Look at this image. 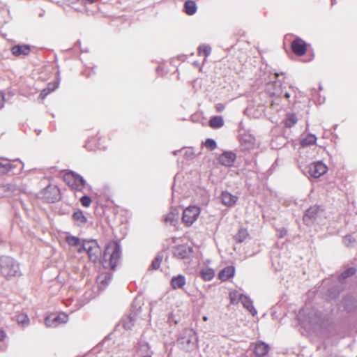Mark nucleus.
I'll use <instances>...</instances> for the list:
<instances>
[{
    "mask_svg": "<svg viewBox=\"0 0 357 357\" xmlns=\"http://www.w3.org/2000/svg\"><path fill=\"white\" fill-rule=\"evenodd\" d=\"M297 319L302 327L313 332L320 330L325 322L322 313L307 305L299 310Z\"/></svg>",
    "mask_w": 357,
    "mask_h": 357,
    "instance_id": "1",
    "label": "nucleus"
},
{
    "mask_svg": "<svg viewBox=\"0 0 357 357\" xmlns=\"http://www.w3.org/2000/svg\"><path fill=\"white\" fill-rule=\"evenodd\" d=\"M0 272L1 275L8 280L22 275L20 263L13 257L8 255L0 257Z\"/></svg>",
    "mask_w": 357,
    "mask_h": 357,
    "instance_id": "2",
    "label": "nucleus"
},
{
    "mask_svg": "<svg viewBox=\"0 0 357 357\" xmlns=\"http://www.w3.org/2000/svg\"><path fill=\"white\" fill-rule=\"evenodd\" d=\"M177 344L180 349L185 352H191L198 348L197 333L192 328L183 329L177 339Z\"/></svg>",
    "mask_w": 357,
    "mask_h": 357,
    "instance_id": "3",
    "label": "nucleus"
},
{
    "mask_svg": "<svg viewBox=\"0 0 357 357\" xmlns=\"http://www.w3.org/2000/svg\"><path fill=\"white\" fill-rule=\"evenodd\" d=\"M121 246L116 242L109 243L105 248L102 264L106 268L114 270L121 257Z\"/></svg>",
    "mask_w": 357,
    "mask_h": 357,
    "instance_id": "4",
    "label": "nucleus"
},
{
    "mask_svg": "<svg viewBox=\"0 0 357 357\" xmlns=\"http://www.w3.org/2000/svg\"><path fill=\"white\" fill-rule=\"evenodd\" d=\"M84 251L88 254L89 259L96 263L100 261L102 254L101 249L96 240H83L80 247L77 248V252L82 253Z\"/></svg>",
    "mask_w": 357,
    "mask_h": 357,
    "instance_id": "5",
    "label": "nucleus"
},
{
    "mask_svg": "<svg viewBox=\"0 0 357 357\" xmlns=\"http://www.w3.org/2000/svg\"><path fill=\"white\" fill-rule=\"evenodd\" d=\"M327 166L321 161L312 162L302 169L303 173L313 178H319L327 172Z\"/></svg>",
    "mask_w": 357,
    "mask_h": 357,
    "instance_id": "6",
    "label": "nucleus"
},
{
    "mask_svg": "<svg viewBox=\"0 0 357 357\" xmlns=\"http://www.w3.org/2000/svg\"><path fill=\"white\" fill-rule=\"evenodd\" d=\"M64 180L70 187L79 191L86 185V181L81 175L72 171L64 176Z\"/></svg>",
    "mask_w": 357,
    "mask_h": 357,
    "instance_id": "7",
    "label": "nucleus"
},
{
    "mask_svg": "<svg viewBox=\"0 0 357 357\" xmlns=\"http://www.w3.org/2000/svg\"><path fill=\"white\" fill-rule=\"evenodd\" d=\"M200 213V208L196 206H190L183 210L182 220L187 225H192L197 219Z\"/></svg>",
    "mask_w": 357,
    "mask_h": 357,
    "instance_id": "8",
    "label": "nucleus"
},
{
    "mask_svg": "<svg viewBox=\"0 0 357 357\" xmlns=\"http://www.w3.org/2000/svg\"><path fill=\"white\" fill-rule=\"evenodd\" d=\"M25 192L24 189L17 186L13 183L0 184V198L10 197L19 195L21 192Z\"/></svg>",
    "mask_w": 357,
    "mask_h": 357,
    "instance_id": "9",
    "label": "nucleus"
},
{
    "mask_svg": "<svg viewBox=\"0 0 357 357\" xmlns=\"http://www.w3.org/2000/svg\"><path fill=\"white\" fill-rule=\"evenodd\" d=\"M192 251V247L183 244L177 245L174 248L173 255L178 259H184L188 258Z\"/></svg>",
    "mask_w": 357,
    "mask_h": 357,
    "instance_id": "10",
    "label": "nucleus"
},
{
    "mask_svg": "<svg viewBox=\"0 0 357 357\" xmlns=\"http://www.w3.org/2000/svg\"><path fill=\"white\" fill-rule=\"evenodd\" d=\"M43 194L45 199L51 203L59 201L61 198L60 190L54 185H48L46 187Z\"/></svg>",
    "mask_w": 357,
    "mask_h": 357,
    "instance_id": "11",
    "label": "nucleus"
},
{
    "mask_svg": "<svg viewBox=\"0 0 357 357\" xmlns=\"http://www.w3.org/2000/svg\"><path fill=\"white\" fill-rule=\"evenodd\" d=\"M236 158V155L232 151H225L218 158L219 162L225 167H231L234 165Z\"/></svg>",
    "mask_w": 357,
    "mask_h": 357,
    "instance_id": "12",
    "label": "nucleus"
},
{
    "mask_svg": "<svg viewBox=\"0 0 357 357\" xmlns=\"http://www.w3.org/2000/svg\"><path fill=\"white\" fill-rule=\"evenodd\" d=\"M291 50L294 54L302 56L306 52V43L300 38H296L291 43Z\"/></svg>",
    "mask_w": 357,
    "mask_h": 357,
    "instance_id": "13",
    "label": "nucleus"
},
{
    "mask_svg": "<svg viewBox=\"0 0 357 357\" xmlns=\"http://www.w3.org/2000/svg\"><path fill=\"white\" fill-rule=\"evenodd\" d=\"M320 211L319 206H313L310 207L303 215V221L306 225H310L316 220L318 213Z\"/></svg>",
    "mask_w": 357,
    "mask_h": 357,
    "instance_id": "14",
    "label": "nucleus"
},
{
    "mask_svg": "<svg viewBox=\"0 0 357 357\" xmlns=\"http://www.w3.org/2000/svg\"><path fill=\"white\" fill-rule=\"evenodd\" d=\"M31 52V46L29 45H15L11 48L13 55L16 57L28 56Z\"/></svg>",
    "mask_w": 357,
    "mask_h": 357,
    "instance_id": "15",
    "label": "nucleus"
},
{
    "mask_svg": "<svg viewBox=\"0 0 357 357\" xmlns=\"http://www.w3.org/2000/svg\"><path fill=\"white\" fill-rule=\"evenodd\" d=\"M344 310L349 312H354L357 310V301L351 296H347L342 300Z\"/></svg>",
    "mask_w": 357,
    "mask_h": 357,
    "instance_id": "16",
    "label": "nucleus"
},
{
    "mask_svg": "<svg viewBox=\"0 0 357 357\" xmlns=\"http://www.w3.org/2000/svg\"><path fill=\"white\" fill-rule=\"evenodd\" d=\"M239 300L241 301V303L243 304V307L248 310V311L253 316L255 317L257 314V310L255 308L253 305L252 301L247 296H245L243 294L239 295Z\"/></svg>",
    "mask_w": 357,
    "mask_h": 357,
    "instance_id": "17",
    "label": "nucleus"
},
{
    "mask_svg": "<svg viewBox=\"0 0 357 357\" xmlns=\"http://www.w3.org/2000/svg\"><path fill=\"white\" fill-rule=\"evenodd\" d=\"M254 353L257 356H264L269 351V345L262 341H257L255 343Z\"/></svg>",
    "mask_w": 357,
    "mask_h": 357,
    "instance_id": "18",
    "label": "nucleus"
},
{
    "mask_svg": "<svg viewBox=\"0 0 357 357\" xmlns=\"http://www.w3.org/2000/svg\"><path fill=\"white\" fill-rule=\"evenodd\" d=\"M256 139L250 134H243L241 137V143L245 149L250 150L255 147Z\"/></svg>",
    "mask_w": 357,
    "mask_h": 357,
    "instance_id": "19",
    "label": "nucleus"
},
{
    "mask_svg": "<svg viewBox=\"0 0 357 357\" xmlns=\"http://www.w3.org/2000/svg\"><path fill=\"white\" fill-rule=\"evenodd\" d=\"M112 279V275L109 273H102L100 274L97 278V282L98 284V288L101 290L109 284Z\"/></svg>",
    "mask_w": 357,
    "mask_h": 357,
    "instance_id": "20",
    "label": "nucleus"
},
{
    "mask_svg": "<svg viewBox=\"0 0 357 357\" xmlns=\"http://www.w3.org/2000/svg\"><path fill=\"white\" fill-rule=\"evenodd\" d=\"M221 200L224 205L231 207L236 203L238 197L227 191H224L221 195Z\"/></svg>",
    "mask_w": 357,
    "mask_h": 357,
    "instance_id": "21",
    "label": "nucleus"
},
{
    "mask_svg": "<svg viewBox=\"0 0 357 357\" xmlns=\"http://www.w3.org/2000/svg\"><path fill=\"white\" fill-rule=\"evenodd\" d=\"M185 284V278L184 275L179 274L174 276L171 280V285L173 289H181Z\"/></svg>",
    "mask_w": 357,
    "mask_h": 357,
    "instance_id": "22",
    "label": "nucleus"
},
{
    "mask_svg": "<svg viewBox=\"0 0 357 357\" xmlns=\"http://www.w3.org/2000/svg\"><path fill=\"white\" fill-rule=\"evenodd\" d=\"M235 269L233 266H227L220 271L218 277L220 280L225 281L234 276Z\"/></svg>",
    "mask_w": 357,
    "mask_h": 357,
    "instance_id": "23",
    "label": "nucleus"
},
{
    "mask_svg": "<svg viewBox=\"0 0 357 357\" xmlns=\"http://www.w3.org/2000/svg\"><path fill=\"white\" fill-rule=\"evenodd\" d=\"M184 12L188 15H194L197 10L196 2L193 0H187L184 3Z\"/></svg>",
    "mask_w": 357,
    "mask_h": 357,
    "instance_id": "24",
    "label": "nucleus"
},
{
    "mask_svg": "<svg viewBox=\"0 0 357 357\" xmlns=\"http://www.w3.org/2000/svg\"><path fill=\"white\" fill-rule=\"evenodd\" d=\"M356 273V268L354 267H350L345 271H344L338 277V281L344 284L345 282V280L352 275H354Z\"/></svg>",
    "mask_w": 357,
    "mask_h": 357,
    "instance_id": "25",
    "label": "nucleus"
},
{
    "mask_svg": "<svg viewBox=\"0 0 357 357\" xmlns=\"http://www.w3.org/2000/svg\"><path fill=\"white\" fill-rule=\"evenodd\" d=\"M136 314L134 313L123 319L121 321L123 327L126 329H131L136 321Z\"/></svg>",
    "mask_w": 357,
    "mask_h": 357,
    "instance_id": "26",
    "label": "nucleus"
},
{
    "mask_svg": "<svg viewBox=\"0 0 357 357\" xmlns=\"http://www.w3.org/2000/svg\"><path fill=\"white\" fill-rule=\"evenodd\" d=\"M224 125V120L221 116H213L209 121V126L213 128H219Z\"/></svg>",
    "mask_w": 357,
    "mask_h": 357,
    "instance_id": "27",
    "label": "nucleus"
},
{
    "mask_svg": "<svg viewBox=\"0 0 357 357\" xmlns=\"http://www.w3.org/2000/svg\"><path fill=\"white\" fill-rule=\"evenodd\" d=\"M3 160H6V162H0V176L9 173L11 169L15 168V166L11 164L7 159L3 158Z\"/></svg>",
    "mask_w": 357,
    "mask_h": 357,
    "instance_id": "28",
    "label": "nucleus"
},
{
    "mask_svg": "<svg viewBox=\"0 0 357 357\" xmlns=\"http://www.w3.org/2000/svg\"><path fill=\"white\" fill-rule=\"evenodd\" d=\"M178 211L174 209L166 215L165 218V221L166 222H169L172 225H175L178 220Z\"/></svg>",
    "mask_w": 357,
    "mask_h": 357,
    "instance_id": "29",
    "label": "nucleus"
},
{
    "mask_svg": "<svg viewBox=\"0 0 357 357\" xmlns=\"http://www.w3.org/2000/svg\"><path fill=\"white\" fill-rule=\"evenodd\" d=\"M200 276L205 280V281H210L211 280L214 275L215 272L213 269L207 268L202 269L200 273Z\"/></svg>",
    "mask_w": 357,
    "mask_h": 357,
    "instance_id": "30",
    "label": "nucleus"
},
{
    "mask_svg": "<svg viewBox=\"0 0 357 357\" xmlns=\"http://www.w3.org/2000/svg\"><path fill=\"white\" fill-rule=\"evenodd\" d=\"M248 235L249 234L246 229L241 228L238 233L234 236V239L236 242L241 243L247 238Z\"/></svg>",
    "mask_w": 357,
    "mask_h": 357,
    "instance_id": "31",
    "label": "nucleus"
},
{
    "mask_svg": "<svg viewBox=\"0 0 357 357\" xmlns=\"http://www.w3.org/2000/svg\"><path fill=\"white\" fill-rule=\"evenodd\" d=\"M59 83H50L45 89H44L40 93L41 98H45L50 93L54 91L58 87Z\"/></svg>",
    "mask_w": 357,
    "mask_h": 357,
    "instance_id": "32",
    "label": "nucleus"
},
{
    "mask_svg": "<svg viewBox=\"0 0 357 357\" xmlns=\"http://www.w3.org/2000/svg\"><path fill=\"white\" fill-rule=\"evenodd\" d=\"M73 220L77 225H82L86 222V218L84 216L82 211H77L73 214Z\"/></svg>",
    "mask_w": 357,
    "mask_h": 357,
    "instance_id": "33",
    "label": "nucleus"
},
{
    "mask_svg": "<svg viewBox=\"0 0 357 357\" xmlns=\"http://www.w3.org/2000/svg\"><path fill=\"white\" fill-rule=\"evenodd\" d=\"M317 142V137L314 135L309 134L304 139H303L301 142V144L302 146H306L309 145H313Z\"/></svg>",
    "mask_w": 357,
    "mask_h": 357,
    "instance_id": "34",
    "label": "nucleus"
},
{
    "mask_svg": "<svg viewBox=\"0 0 357 357\" xmlns=\"http://www.w3.org/2000/svg\"><path fill=\"white\" fill-rule=\"evenodd\" d=\"M66 241L70 246H73V247H77V246L80 247V245L82 244L80 243V239L78 237L71 236V235L67 236L66 237Z\"/></svg>",
    "mask_w": 357,
    "mask_h": 357,
    "instance_id": "35",
    "label": "nucleus"
},
{
    "mask_svg": "<svg viewBox=\"0 0 357 357\" xmlns=\"http://www.w3.org/2000/svg\"><path fill=\"white\" fill-rule=\"evenodd\" d=\"M298 121V119L294 114H291L287 116V117L285 119L284 124L285 126L287 128H291L293 126H294Z\"/></svg>",
    "mask_w": 357,
    "mask_h": 357,
    "instance_id": "36",
    "label": "nucleus"
},
{
    "mask_svg": "<svg viewBox=\"0 0 357 357\" xmlns=\"http://www.w3.org/2000/svg\"><path fill=\"white\" fill-rule=\"evenodd\" d=\"M341 289L337 286H334L328 290V298L329 299H335L338 297Z\"/></svg>",
    "mask_w": 357,
    "mask_h": 357,
    "instance_id": "37",
    "label": "nucleus"
},
{
    "mask_svg": "<svg viewBox=\"0 0 357 357\" xmlns=\"http://www.w3.org/2000/svg\"><path fill=\"white\" fill-rule=\"evenodd\" d=\"M17 323L22 327L27 326L29 324V319L26 314H20L17 316Z\"/></svg>",
    "mask_w": 357,
    "mask_h": 357,
    "instance_id": "38",
    "label": "nucleus"
},
{
    "mask_svg": "<svg viewBox=\"0 0 357 357\" xmlns=\"http://www.w3.org/2000/svg\"><path fill=\"white\" fill-rule=\"evenodd\" d=\"M53 317H54V321H56V322L57 323L58 325L60 324L66 323L68 319V315L66 314L65 313H61V314H56V315L53 314Z\"/></svg>",
    "mask_w": 357,
    "mask_h": 357,
    "instance_id": "39",
    "label": "nucleus"
},
{
    "mask_svg": "<svg viewBox=\"0 0 357 357\" xmlns=\"http://www.w3.org/2000/svg\"><path fill=\"white\" fill-rule=\"evenodd\" d=\"M162 260V256L158 255L155 257V259L153 260V261L151 262L150 268L153 269V270L158 269L160 266Z\"/></svg>",
    "mask_w": 357,
    "mask_h": 357,
    "instance_id": "40",
    "label": "nucleus"
},
{
    "mask_svg": "<svg viewBox=\"0 0 357 357\" xmlns=\"http://www.w3.org/2000/svg\"><path fill=\"white\" fill-rule=\"evenodd\" d=\"M356 243V239L354 238V237H353L351 235L349 234V235H346L344 238H343V243L347 246V247H350V246H353L354 245V243Z\"/></svg>",
    "mask_w": 357,
    "mask_h": 357,
    "instance_id": "41",
    "label": "nucleus"
},
{
    "mask_svg": "<svg viewBox=\"0 0 357 357\" xmlns=\"http://www.w3.org/2000/svg\"><path fill=\"white\" fill-rule=\"evenodd\" d=\"M204 145L210 151H213L217 147L216 142L214 139L210 138L205 141Z\"/></svg>",
    "mask_w": 357,
    "mask_h": 357,
    "instance_id": "42",
    "label": "nucleus"
},
{
    "mask_svg": "<svg viewBox=\"0 0 357 357\" xmlns=\"http://www.w3.org/2000/svg\"><path fill=\"white\" fill-rule=\"evenodd\" d=\"M198 52L199 54L203 52L206 56H208L211 54V48L209 45H203L199 47Z\"/></svg>",
    "mask_w": 357,
    "mask_h": 357,
    "instance_id": "43",
    "label": "nucleus"
},
{
    "mask_svg": "<svg viewBox=\"0 0 357 357\" xmlns=\"http://www.w3.org/2000/svg\"><path fill=\"white\" fill-rule=\"evenodd\" d=\"M45 324L47 327H56L58 326L56 321H54L53 315L47 317L45 320Z\"/></svg>",
    "mask_w": 357,
    "mask_h": 357,
    "instance_id": "44",
    "label": "nucleus"
},
{
    "mask_svg": "<svg viewBox=\"0 0 357 357\" xmlns=\"http://www.w3.org/2000/svg\"><path fill=\"white\" fill-rule=\"evenodd\" d=\"M80 202L84 207H89L91 203V199L88 195H84L80 198Z\"/></svg>",
    "mask_w": 357,
    "mask_h": 357,
    "instance_id": "45",
    "label": "nucleus"
},
{
    "mask_svg": "<svg viewBox=\"0 0 357 357\" xmlns=\"http://www.w3.org/2000/svg\"><path fill=\"white\" fill-rule=\"evenodd\" d=\"M6 337V333L3 330H0V350L3 351L6 349V344L3 342Z\"/></svg>",
    "mask_w": 357,
    "mask_h": 357,
    "instance_id": "46",
    "label": "nucleus"
},
{
    "mask_svg": "<svg viewBox=\"0 0 357 357\" xmlns=\"http://www.w3.org/2000/svg\"><path fill=\"white\" fill-rule=\"evenodd\" d=\"M185 157L188 159V160H191L192 158H194L195 157V153H193V151H186L185 152V154H184Z\"/></svg>",
    "mask_w": 357,
    "mask_h": 357,
    "instance_id": "47",
    "label": "nucleus"
},
{
    "mask_svg": "<svg viewBox=\"0 0 357 357\" xmlns=\"http://www.w3.org/2000/svg\"><path fill=\"white\" fill-rule=\"evenodd\" d=\"M4 105V94L0 91V109Z\"/></svg>",
    "mask_w": 357,
    "mask_h": 357,
    "instance_id": "48",
    "label": "nucleus"
},
{
    "mask_svg": "<svg viewBox=\"0 0 357 357\" xmlns=\"http://www.w3.org/2000/svg\"><path fill=\"white\" fill-rule=\"evenodd\" d=\"M287 231L284 228H282V229L280 230V237L282 238L287 234Z\"/></svg>",
    "mask_w": 357,
    "mask_h": 357,
    "instance_id": "49",
    "label": "nucleus"
},
{
    "mask_svg": "<svg viewBox=\"0 0 357 357\" xmlns=\"http://www.w3.org/2000/svg\"><path fill=\"white\" fill-rule=\"evenodd\" d=\"M173 317H174L173 314H172V313L169 314L168 319H167L168 322L173 321Z\"/></svg>",
    "mask_w": 357,
    "mask_h": 357,
    "instance_id": "50",
    "label": "nucleus"
},
{
    "mask_svg": "<svg viewBox=\"0 0 357 357\" xmlns=\"http://www.w3.org/2000/svg\"><path fill=\"white\" fill-rule=\"evenodd\" d=\"M67 2H68L69 3H75L77 1H79V0H66Z\"/></svg>",
    "mask_w": 357,
    "mask_h": 357,
    "instance_id": "51",
    "label": "nucleus"
},
{
    "mask_svg": "<svg viewBox=\"0 0 357 357\" xmlns=\"http://www.w3.org/2000/svg\"><path fill=\"white\" fill-rule=\"evenodd\" d=\"M284 97H285L287 99H288V98H289V97H290V94H289L288 92H286V93H284Z\"/></svg>",
    "mask_w": 357,
    "mask_h": 357,
    "instance_id": "52",
    "label": "nucleus"
},
{
    "mask_svg": "<svg viewBox=\"0 0 357 357\" xmlns=\"http://www.w3.org/2000/svg\"><path fill=\"white\" fill-rule=\"evenodd\" d=\"M81 45V42L80 40H77L76 43H75V45L77 46V47H79Z\"/></svg>",
    "mask_w": 357,
    "mask_h": 357,
    "instance_id": "53",
    "label": "nucleus"
},
{
    "mask_svg": "<svg viewBox=\"0 0 357 357\" xmlns=\"http://www.w3.org/2000/svg\"><path fill=\"white\" fill-rule=\"evenodd\" d=\"M272 95L275 96H280V93H273Z\"/></svg>",
    "mask_w": 357,
    "mask_h": 357,
    "instance_id": "54",
    "label": "nucleus"
},
{
    "mask_svg": "<svg viewBox=\"0 0 357 357\" xmlns=\"http://www.w3.org/2000/svg\"><path fill=\"white\" fill-rule=\"evenodd\" d=\"M179 151H178V150H177V151H174L173 152V154H174V155H177V153H178Z\"/></svg>",
    "mask_w": 357,
    "mask_h": 357,
    "instance_id": "55",
    "label": "nucleus"
},
{
    "mask_svg": "<svg viewBox=\"0 0 357 357\" xmlns=\"http://www.w3.org/2000/svg\"><path fill=\"white\" fill-rule=\"evenodd\" d=\"M234 298H233V297H231V303H234Z\"/></svg>",
    "mask_w": 357,
    "mask_h": 357,
    "instance_id": "56",
    "label": "nucleus"
},
{
    "mask_svg": "<svg viewBox=\"0 0 357 357\" xmlns=\"http://www.w3.org/2000/svg\"><path fill=\"white\" fill-rule=\"evenodd\" d=\"M203 319L206 321V320H207V317H204Z\"/></svg>",
    "mask_w": 357,
    "mask_h": 357,
    "instance_id": "57",
    "label": "nucleus"
}]
</instances>
